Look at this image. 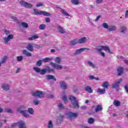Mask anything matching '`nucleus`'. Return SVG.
Listing matches in <instances>:
<instances>
[{
	"mask_svg": "<svg viewBox=\"0 0 128 128\" xmlns=\"http://www.w3.org/2000/svg\"><path fill=\"white\" fill-rule=\"evenodd\" d=\"M102 26L103 28H106L108 30V28L110 26H108V24L104 22V23H103L102 24Z\"/></svg>",
	"mask_w": 128,
	"mask_h": 128,
	"instance_id": "obj_48",
	"label": "nucleus"
},
{
	"mask_svg": "<svg viewBox=\"0 0 128 128\" xmlns=\"http://www.w3.org/2000/svg\"><path fill=\"white\" fill-rule=\"evenodd\" d=\"M6 60H8V58L6 56H5L1 60H0V66H2V64H4V62H6Z\"/></svg>",
	"mask_w": 128,
	"mask_h": 128,
	"instance_id": "obj_28",
	"label": "nucleus"
},
{
	"mask_svg": "<svg viewBox=\"0 0 128 128\" xmlns=\"http://www.w3.org/2000/svg\"><path fill=\"white\" fill-rule=\"evenodd\" d=\"M44 6V4H42V3H38L36 4V8H40V6Z\"/></svg>",
	"mask_w": 128,
	"mask_h": 128,
	"instance_id": "obj_57",
	"label": "nucleus"
},
{
	"mask_svg": "<svg viewBox=\"0 0 128 128\" xmlns=\"http://www.w3.org/2000/svg\"><path fill=\"white\" fill-rule=\"evenodd\" d=\"M58 28L59 30V32H60V34H64V32H66L64 28L60 26H58Z\"/></svg>",
	"mask_w": 128,
	"mask_h": 128,
	"instance_id": "obj_24",
	"label": "nucleus"
},
{
	"mask_svg": "<svg viewBox=\"0 0 128 128\" xmlns=\"http://www.w3.org/2000/svg\"><path fill=\"white\" fill-rule=\"evenodd\" d=\"M45 20L46 22H50V18H46Z\"/></svg>",
	"mask_w": 128,
	"mask_h": 128,
	"instance_id": "obj_58",
	"label": "nucleus"
},
{
	"mask_svg": "<svg viewBox=\"0 0 128 128\" xmlns=\"http://www.w3.org/2000/svg\"><path fill=\"white\" fill-rule=\"evenodd\" d=\"M47 96L48 98H54V95L50 94H48Z\"/></svg>",
	"mask_w": 128,
	"mask_h": 128,
	"instance_id": "obj_55",
	"label": "nucleus"
},
{
	"mask_svg": "<svg viewBox=\"0 0 128 128\" xmlns=\"http://www.w3.org/2000/svg\"><path fill=\"white\" fill-rule=\"evenodd\" d=\"M86 38L83 37L78 40V44H84V42H86Z\"/></svg>",
	"mask_w": 128,
	"mask_h": 128,
	"instance_id": "obj_23",
	"label": "nucleus"
},
{
	"mask_svg": "<svg viewBox=\"0 0 128 128\" xmlns=\"http://www.w3.org/2000/svg\"><path fill=\"white\" fill-rule=\"evenodd\" d=\"M118 76H122L124 72V68L122 67L118 68L117 70Z\"/></svg>",
	"mask_w": 128,
	"mask_h": 128,
	"instance_id": "obj_20",
	"label": "nucleus"
},
{
	"mask_svg": "<svg viewBox=\"0 0 128 128\" xmlns=\"http://www.w3.org/2000/svg\"><path fill=\"white\" fill-rule=\"evenodd\" d=\"M43 47H44V44H35L34 45V48H38V50H40V48H42Z\"/></svg>",
	"mask_w": 128,
	"mask_h": 128,
	"instance_id": "obj_33",
	"label": "nucleus"
},
{
	"mask_svg": "<svg viewBox=\"0 0 128 128\" xmlns=\"http://www.w3.org/2000/svg\"><path fill=\"white\" fill-rule=\"evenodd\" d=\"M40 102V100H38V99H35L33 100V104L35 106H38V104H39Z\"/></svg>",
	"mask_w": 128,
	"mask_h": 128,
	"instance_id": "obj_39",
	"label": "nucleus"
},
{
	"mask_svg": "<svg viewBox=\"0 0 128 128\" xmlns=\"http://www.w3.org/2000/svg\"><path fill=\"white\" fill-rule=\"evenodd\" d=\"M54 125L52 124V120H50L48 124V128H52Z\"/></svg>",
	"mask_w": 128,
	"mask_h": 128,
	"instance_id": "obj_50",
	"label": "nucleus"
},
{
	"mask_svg": "<svg viewBox=\"0 0 128 128\" xmlns=\"http://www.w3.org/2000/svg\"><path fill=\"white\" fill-rule=\"evenodd\" d=\"M98 92H99L100 94H106V88H103V89L98 88Z\"/></svg>",
	"mask_w": 128,
	"mask_h": 128,
	"instance_id": "obj_27",
	"label": "nucleus"
},
{
	"mask_svg": "<svg viewBox=\"0 0 128 128\" xmlns=\"http://www.w3.org/2000/svg\"><path fill=\"white\" fill-rule=\"evenodd\" d=\"M103 46H98L97 48H96V50H98L99 52H100L103 49Z\"/></svg>",
	"mask_w": 128,
	"mask_h": 128,
	"instance_id": "obj_41",
	"label": "nucleus"
},
{
	"mask_svg": "<svg viewBox=\"0 0 128 128\" xmlns=\"http://www.w3.org/2000/svg\"><path fill=\"white\" fill-rule=\"evenodd\" d=\"M102 110V108L100 105H98L95 109V111L96 112H100Z\"/></svg>",
	"mask_w": 128,
	"mask_h": 128,
	"instance_id": "obj_34",
	"label": "nucleus"
},
{
	"mask_svg": "<svg viewBox=\"0 0 128 128\" xmlns=\"http://www.w3.org/2000/svg\"><path fill=\"white\" fill-rule=\"evenodd\" d=\"M22 116H23L24 118H30V114L28 113L27 110H24L22 114Z\"/></svg>",
	"mask_w": 128,
	"mask_h": 128,
	"instance_id": "obj_18",
	"label": "nucleus"
},
{
	"mask_svg": "<svg viewBox=\"0 0 128 128\" xmlns=\"http://www.w3.org/2000/svg\"><path fill=\"white\" fill-rule=\"evenodd\" d=\"M57 8H60V10H61V12L62 14H63L64 16H70V15L68 13L64 11V9H62L60 7H58Z\"/></svg>",
	"mask_w": 128,
	"mask_h": 128,
	"instance_id": "obj_17",
	"label": "nucleus"
},
{
	"mask_svg": "<svg viewBox=\"0 0 128 128\" xmlns=\"http://www.w3.org/2000/svg\"><path fill=\"white\" fill-rule=\"evenodd\" d=\"M90 50V48H84L76 50L75 52L73 54L74 56H78V54H80L82 52H84V50Z\"/></svg>",
	"mask_w": 128,
	"mask_h": 128,
	"instance_id": "obj_7",
	"label": "nucleus"
},
{
	"mask_svg": "<svg viewBox=\"0 0 128 128\" xmlns=\"http://www.w3.org/2000/svg\"><path fill=\"white\" fill-rule=\"evenodd\" d=\"M71 2L73 4L78 5L80 4L78 0H71Z\"/></svg>",
	"mask_w": 128,
	"mask_h": 128,
	"instance_id": "obj_47",
	"label": "nucleus"
},
{
	"mask_svg": "<svg viewBox=\"0 0 128 128\" xmlns=\"http://www.w3.org/2000/svg\"><path fill=\"white\" fill-rule=\"evenodd\" d=\"M29 114H31L32 116H34V110L32 108H28L27 110Z\"/></svg>",
	"mask_w": 128,
	"mask_h": 128,
	"instance_id": "obj_22",
	"label": "nucleus"
},
{
	"mask_svg": "<svg viewBox=\"0 0 128 128\" xmlns=\"http://www.w3.org/2000/svg\"><path fill=\"white\" fill-rule=\"evenodd\" d=\"M100 54L101 56H103V58H104V56H106V54H104V52H102L101 51V52H100Z\"/></svg>",
	"mask_w": 128,
	"mask_h": 128,
	"instance_id": "obj_60",
	"label": "nucleus"
},
{
	"mask_svg": "<svg viewBox=\"0 0 128 128\" xmlns=\"http://www.w3.org/2000/svg\"><path fill=\"white\" fill-rule=\"evenodd\" d=\"M87 64H88L89 66H91V68H96V65H94V64L90 61H88Z\"/></svg>",
	"mask_w": 128,
	"mask_h": 128,
	"instance_id": "obj_36",
	"label": "nucleus"
},
{
	"mask_svg": "<svg viewBox=\"0 0 128 128\" xmlns=\"http://www.w3.org/2000/svg\"><path fill=\"white\" fill-rule=\"evenodd\" d=\"M34 14H36V16L42 15V14L43 16H50V14L43 10L38 12V10L36 9H34Z\"/></svg>",
	"mask_w": 128,
	"mask_h": 128,
	"instance_id": "obj_4",
	"label": "nucleus"
},
{
	"mask_svg": "<svg viewBox=\"0 0 128 128\" xmlns=\"http://www.w3.org/2000/svg\"><path fill=\"white\" fill-rule=\"evenodd\" d=\"M116 30V26H109L108 28V30L109 32H112L114 30Z\"/></svg>",
	"mask_w": 128,
	"mask_h": 128,
	"instance_id": "obj_26",
	"label": "nucleus"
},
{
	"mask_svg": "<svg viewBox=\"0 0 128 128\" xmlns=\"http://www.w3.org/2000/svg\"><path fill=\"white\" fill-rule=\"evenodd\" d=\"M50 64L52 68H55V70H62V65L56 64L54 62H50Z\"/></svg>",
	"mask_w": 128,
	"mask_h": 128,
	"instance_id": "obj_9",
	"label": "nucleus"
},
{
	"mask_svg": "<svg viewBox=\"0 0 128 128\" xmlns=\"http://www.w3.org/2000/svg\"><path fill=\"white\" fill-rule=\"evenodd\" d=\"M114 104L116 106H120V102L118 100H115L114 102Z\"/></svg>",
	"mask_w": 128,
	"mask_h": 128,
	"instance_id": "obj_40",
	"label": "nucleus"
},
{
	"mask_svg": "<svg viewBox=\"0 0 128 128\" xmlns=\"http://www.w3.org/2000/svg\"><path fill=\"white\" fill-rule=\"evenodd\" d=\"M46 80H52L54 82H56V78L54 77V76L50 74H48L46 76Z\"/></svg>",
	"mask_w": 128,
	"mask_h": 128,
	"instance_id": "obj_15",
	"label": "nucleus"
},
{
	"mask_svg": "<svg viewBox=\"0 0 128 128\" xmlns=\"http://www.w3.org/2000/svg\"><path fill=\"white\" fill-rule=\"evenodd\" d=\"M128 28L126 26H122L120 28V32H122V34H126V32Z\"/></svg>",
	"mask_w": 128,
	"mask_h": 128,
	"instance_id": "obj_21",
	"label": "nucleus"
},
{
	"mask_svg": "<svg viewBox=\"0 0 128 128\" xmlns=\"http://www.w3.org/2000/svg\"><path fill=\"white\" fill-rule=\"evenodd\" d=\"M90 80H94L95 77L94 76H89Z\"/></svg>",
	"mask_w": 128,
	"mask_h": 128,
	"instance_id": "obj_63",
	"label": "nucleus"
},
{
	"mask_svg": "<svg viewBox=\"0 0 128 128\" xmlns=\"http://www.w3.org/2000/svg\"><path fill=\"white\" fill-rule=\"evenodd\" d=\"M22 54H25L26 56H32V54L26 50H23Z\"/></svg>",
	"mask_w": 128,
	"mask_h": 128,
	"instance_id": "obj_25",
	"label": "nucleus"
},
{
	"mask_svg": "<svg viewBox=\"0 0 128 128\" xmlns=\"http://www.w3.org/2000/svg\"><path fill=\"white\" fill-rule=\"evenodd\" d=\"M102 88H108V81H106L104 82L102 85Z\"/></svg>",
	"mask_w": 128,
	"mask_h": 128,
	"instance_id": "obj_32",
	"label": "nucleus"
},
{
	"mask_svg": "<svg viewBox=\"0 0 128 128\" xmlns=\"http://www.w3.org/2000/svg\"><path fill=\"white\" fill-rule=\"evenodd\" d=\"M32 96H34V98H44V92L42 91H35L32 93Z\"/></svg>",
	"mask_w": 128,
	"mask_h": 128,
	"instance_id": "obj_3",
	"label": "nucleus"
},
{
	"mask_svg": "<svg viewBox=\"0 0 128 128\" xmlns=\"http://www.w3.org/2000/svg\"><path fill=\"white\" fill-rule=\"evenodd\" d=\"M96 4H100L102 2V0H96Z\"/></svg>",
	"mask_w": 128,
	"mask_h": 128,
	"instance_id": "obj_59",
	"label": "nucleus"
},
{
	"mask_svg": "<svg viewBox=\"0 0 128 128\" xmlns=\"http://www.w3.org/2000/svg\"><path fill=\"white\" fill-rule=\"evenodd\" d=\"M60 84L61 88L62 90H67L68 88V84L66 82L62 80L60 82Z\"/></svg>",
	"mask_w": 128,
	"mask_h": 128,
	"instance_id": "obj_11",
	"label": "nucleus"
},
{
	"mask_svg": "<svg viewBox=\"0 0 128 128\" xmlns=\"http://www.w3.org/2000/svg\"><path fill=\"white\" fill-rule=\"evenodd\" d=\"M70 44L71 46H76V44H78V40H74L70 42Z\"/></svg>",
	"mask_w": 128,
	"mask_h": 128,
	"instance_id": "obj_35",
	"label": "nucleus"
},
{
	"mask_svg": "<svg viewBox=\"0 0 128 128\" xmlns=\"http://www.w3.org/2000/svg\"><path fill=\"white\" fill-rule=\"evenodd\" d=\"M128 10H126V14H125V18H128Z\"/></svg>",
	"mask_w": 128,
	"mask_h": 128,
	"instance_id": "obj_64",
	"label": "nucleus"
},
{
	"mask_svg": "<svg viewBox=\"0 0 128 128\" xmlns=\"http://www.w3.org/2000/svg\"><path fill=\"white\" fill-rule=\"evenodd\" d=\"M1 86L2 90H5V92H8V90H9L10 88V86L8 84H2Z\"/></svg>",
	"mask_w": 128,
	"mask_h": 128,
	"instance_id": "obj_13",
	"label": "nucleus"
},
{
	"mask_svg": "<svg viewBox=\"0 0 128 128\" xmlns=\"http://www.w3.org/2000/svg\"><path fill=\"white\" fill-rule=\"evenodd\" d=\"M62 100L65 102V104L68 102V98L66 96H64L62 98Z\"/></svg>",
	"mask_w": 128,
	"mask_h": 128,
	"instance_id": "obj_54",
	"label": "nucleus"
},
{
	"mask_svg": "<svg viewBox=\"0 0 128 128\" xmlns=\"http://www.w3.org/2000/svg\"><path fill=\"white\" fill-rule=\"evenodd\" d=\"M11 18L13 20H14L15 22H18V18H16L15 16H12Z\"/></svg>",
	"mask_w": 128,
	"mask_h": 128,
	"instance_id": "obj_53",
	"label": "nucleus"
},
{
	"mask_svg": "<svg viewBox=\"0 0 128 128\" xmlns=\"http://www.w3.org/2000/svg\"><path fill=\"white\" fill-rule=\"evenodd\" d=\"M40 30H44L46 28V24H42L39 26Z\"/></svg>",
	"mask_w": 128,
	"mask_h": 128,
	"instance_id": "obj_49",
	"label": "nucleus"
},
{
	"mask_svg": "<svg viewBox=\"0 0 128 128\" xmlns=\"http://www.w3.org/2000/svg\"><path fill=\"white\" fill-rule=\"evenodd\" d=\"M122 80L120 79L116 81L112 84V88H116V90H120V84Z\"/></svg>",
	"mask_w": 128,
	"mask_h": 128,
	"instance_id": "obj_8",
	"label": "nucleus"
},
{
	"mask_svg": "<svg viewBox=\"0 0 128 128\" xmlns=\"http://www.w3.org/2000/svg\"><path fill=\"white\" fill-rule=\"evenodd\" d=\"M5 111L8 114H14V112L12 110V109H6Z\"/></svg>",
	"mask_w": 128,
	"mask_h": 128,
	"instance_id": "obj_51",
	"label": "nucleus"
},
{
	"mask_svg": "<svg viewBox=\"0 0 128 128\" xmlns=\"http://www.w3.org/2000/svg\"><path fill=\"white\" fill-rule=\"evenodd\" d=\"M37 38H38V36L34 35L32 37L29 38L28 40H37Z\"/></svg>",
	"mask_w": 128,
	"mask_h": 128,
	"instance_id": "obj_31",
	"label": "nucleus"
},
{
	"mask_svg": "<svg viewBox=\"0 0 128 128\" xmlns=\"http://www.w3.org/2000/svg\"><path fill=\"white\" fill-rule=\"evenodd\" d=\"M27 50H30V52H32V50H34V47L32 44H28V46H27Z\"/></svg>",
	"mask_w": 128,
	"mask_h": 128,
	"instance_id": "obj_37",
	"label": "nucleus"
},
{
	"mask_svg": "<svg viewBox=\"0 0 128 128\" xmlns=\"http://www.w3.org/2000/svg\"><path fill=\"white\" fill-rule=\"evenodd\" d=\"M4 32L5 33V34H6V36H9L10 34V32L6 29L4 30Z\"/></svg>",
	"mask_w": 128,
	"mask_h": 128,
	"instance_id": "obj_52",
	"label": "nucleus"
},
{
	"mask_svg": "<svg viewBox=\"0 0 128 128\" xmlns=\"http://www.w3.org/2000/svg\"><path fill=\"white\" fill-rule=\"evenodd\" d=\"M88 122L90 124H94V118H90L88 120Z\"/></svg>",
	"mask_w": 128,
	"mask_h": 128,
	"instance_id": "obj_46",
	"label": "nucleus"
},
{
	"mask_svg": "<svg viewBox=\"0 0 128 128\" xmlns=\"http://www.w3.org/2000/svg\"><path fill=\"white\" fill-rule=\"evenodd\" d=\"M100 16H98L95 19L94 22H98L100 20Z\"/></svg>",
	"mask_w": 128,
	"mask_h": 128,
	"instance_id": "obj_62",
	"label": "nucleus"
},
{
	"mask_svg": "<svg viewBox=\"0 0 128 128\" xmlns=\"http://www.w3.org/2000/svg\"><path fill=\"white\" fill-rule=\"evenodd\" d=\"M16 126H18V122L14 123V124H12L10 128H16Z\"/></svg>",
	"mask_w": 128,
	"mask_h": 128,
	"instance_id": "obj_56",
	"label": "nucleus"
},
{
	"mask_svg": "<svg viewBox=\"0 0 128 128\" xmlns=\"http://www.w3.org/2000/svg\"><path fill=\"white\" fill-rule=\"evenodd\" d=\"M55 62H56V64H60V62H62V58H60V57H56L55 59Z\"/></svg>",
	"mask_w": 128,
	"mask_h": 128,
	"instance_id": "obj_38",
	"label": "nucleus"
},
{
	"mask_svg": "<svg viewBox=\"0 0 128 128\" xmlns=\"http://www.w3.org/2000/svg\"><path fill=\"white\" fill-rule=\"evenodd\" d=\"M20 4L26 8H32L34 6L30 3H28L24 0L20 1Z\"/></svg>",
	"mask_w": 128,
	"mask_h": 128,
	"instance_id": "obj_5",
	"label": "nucleus"
},
{
	"mask_svg": "<svg viewBox=\"0 0 128 128\" xmlns=\"http://www.w3.org/2000/svg\"><path fill=\"white\" fill-rule=\"evenodd\" d=\"M102 48H103V50H106V52H109L110 54H112V52H110V49L109 46H103Z\"/></svg>",
	"mask_w": 128,
	"mask_h": 128,
	"instance_id": "obj_30",
	"label": "nucleus"
},
{
	"mask_svg": "<svg viewBox=\"0 0 128 128\" xmlns=\"http://www.w3.org/2000/svg\"><path fill=\"white\" fill-rule=\"evenodd\" d=\"M64 115H60L57 118V120L60 122H62L64 120Z\"/></svg>",
	"mask_w": 128,
	"mask_h": 128,
	"instance_id": "obj_29",
	"label": "nucleus"
},
{
	"mask_svg": "<svg viewBox=\"0 0 128 128\" xmlns=\"http://www.w3.org/2000/svg\"><path fill=\"white\" fill-rule=\"evenodd\" d=\"M18 126L19 128H26V123L24 121H20L18 122Z\"/></svg>",
	"mask_w": 128,
	"mask_h": 128,
	"instance_id": "obj_14",
	"label": "nucleus"
},
{
	"mask_svg": "<svg viewBox=\"0 0 128 128\" xmlns=\"http://www.w3.org/2000/svg\"><path fill=\"white\" fill-rule=\"evenodd\" d=\"M70 100H71L72 104L74 108H80L78 102L76 100V98L74 96H70Z\"/></svg>",
	"mask_w": 128,
	"mask_h": 128,
	"instance_id": "obj_2",
	"label": "nucleus"
},
{
	"mask_svg": "<svg viewBox=\"0 0 128 128\" xmlns=\"http://www.w3.org/2000/svg\"><path fill=\"white\" fill-rule=\"evenodd\" d=\"M42 60H38L36 64V66H42Z\"/></svg>",
	"mask_w": 128,
	"mask_h": 128,
	"instance_id": "obj_43",
	"label": "nucleus"
},
{
	"mask_svg": "<svg viewBox=\"0 0 128 128\" xmlns=\"http://www.w3.org/2000/svg\"><path fill=\"white\" fill-rule=\"evenodd\" d=\"M22 26L23 28H28V24L26 22H22Z\"/></svg>",
	"mask_w": 128,
	"mask_h": 128,
	"instance_id": "obj_44",
	"label": "nucleus"
},
{
	"mask_svg": "<svg viewBox=\"0 0 128 128\" xmlns=\"http://www.w3.org/2000/svg\"><path fill=\"white\" fill-rule=\"evenodd\" d=\"M24 108H26V106H24V105H22L18 108L16 112L18 114H22L24 110Z\"/></svg>",
	"mask_w": 128,
	"mask_h": 128,
	"instance_id": "obj_12",
	"label": "nucleus"
},
{
	"mask_svg": "<svg viewBox=\"0 0 128 128\" xmlns=\"http://www.w3.org/2000/svg\"><path fill=\"white\" fill-rule=\"evenodd\" d=\"M84 90H85L86 92L88 94H92V92H94L92 90V88H90V86H85Z\"/></svg>",
	"mask_w": 128,
	"mask_h": 128,
	"instance_id": "obj_16",
	"label": "nucleus"
},
{
	"mask_svg": "<svg viewBox=\"0 0 128 128\" xmlns=\"http://www.w3.org/2000/svg\"><path fill=\"white\" fill-rule=\"evenodd\" d=\"M54 60V58H48L47 57L46 58H44L42 60L43 62H52Z\"/></svg>",
	"mask_w": 128,
	"mask_h": 128,
	"instance_id": "obj_19",
	"label": "nucleus"
},
{
	"mask_svg": "<svg viewBox=\"0 0 128 128\" xmlns=\"http://www.w3.org/2000/svg\"><path fill=\"white\" fill-rule=\"evenodd\" d=\"M33 70L36 72L38 74H40L42 76L44 74H46V72H48L49 74L50 72H54V69L50 68V67L49 66H46V68L40 69V68L38 66L34 67Z\"/></svg>",
	"mask_w": 128,
	"mask_h": 128,
	"instance_id": "obj_1",
	"label": "nucleus"
},
{
	"mask_svg": "<svg viewBox=\"0 0 128 128\" xmlns=\"http://www.w3.org/2000/svg\"><path fill=\"white\" fill-rule=\"evenodd\" d=\"M14 38V35L10 34L6 38H3L5 44H8V42Z\"/></svg>",
	"mask_w": 128,
	"mask_h": 128,
	"instance_id": "obj_10",
	"label": "nucleus"
},
{
	"mask_svg": "<svg viewBox=\"0 0 128 128\" xmlns=\"http://www.w3.org/2000/svg\"><path fill=\"white\" fill-rule=\"evenodd\" d=\"M18 62H22L24 60V56H18L16 57Z\"/></svg>",
	"mask_w": 128,
	"mask_h": 128,
	"instance_id": "obj_42",
	"label": "nucleus"
},
{
	"mask_svg": "<svg viewBox=\"0 0 128 128\" xmlns=\"http://www.w3.org/2000/svg\"><path fill=\"white\" fill-rule=\"evenodd\" d=\"M66 114L70 120H72V118H77L78 116V114L72 112H68Z\"/></svg>",
	"mask_w": 128,
	"mask_h": 128,
	"instance_id": "obj_6",
	"label": "nucleus"
},
{
	"mask_svg": "<svg viewBox=\"0 0 128 128\" xmlns=\"http://www.w3.org/2000/svg\"><path fill=\"white\" fill-rule=\"evenodd\" d=\"M58 106L60 110H64V106L63 104H62V103L59 104Z\"/></svg>",
	"mask_w": 128,
	"mask_h": 128,
	"instance_id": "obj_45",
	"label": "nucleus"
},
{
	"mask_svg": "<svg viewBox=\"0 0 128 128\" xmlns=\"http://www.w3.org/2000/svg\"><path fill=\"white\" fill-rule=\"evenodd\" d=\"M118 58H121L122 60H124V56H117Z\"/></svg>",
	"mask_w": 128,
	"mask_h": 128,
	"instance_id": "obj_61",
	"label": "nucleus"
}]
</instances>
